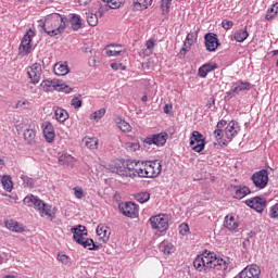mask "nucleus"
<instances>
[{
  "mask_svg": "<svg viewBox=\"0 0 278 278\" xmlns=\"http://www.w3.org/2000/svg\"><path fill=\"white\" fill-rule=\"evenodd\" d=\"M40 88L45 92H53L55 90L56 92H62V90H65V92H71V88L68 86L60 83V80H43L40 84Z\"/></svg>",
  "mask_w": 278,
  "mask_h": 278,
  "instance_id": "obj_8",
  "label": "nucleus"
},
{
  "mask_svg": "<svg viewBox=\"0 0 278 278\" xmlns=\"http://www.w3.org/2000/svg\"><path fill=\"white\" fill-rule=\"evenodd\" d=\"M179 233L180 236H188V233H190V226L186 223L180 224Z\"/></svg>",
  "mask_w": 278,
  "mask_h": 278,
  "instance_id": "obj_49",
  "label": "nucleus"
},
{
  "mask_svg": "<svg viewBox=\"0 0 278 278\" xmlns=\"http://www.w3.org/2000/svg\"><path fill=\"white\" fill-rule=\"evenodd\" d=\"M29 108V101L27 100H18L16 103L17 110H27Z\"/></svg>",
  "mask_w": 278,
  "mask_h": 278,
  "instance_id": "obj_51",
  "label": "nucleus"
},
{
  "mask_svg": "<svg viewBox=\"0 0 278 278\" xmlns=\"http://www.w3.org/2000/svg\"><path fill=\"white\" fill-rule=\"evenodd\" d=\"M255 188L258 190H264L268 186V169H261L254 173L251 177Z\"/></svg>",
  "mask_w": 278,
  "mask_h": 278,
  "instance_id": "obj_12",
  "label": "nucleus"
},
{
  "mask_svg": "<svg viewBox=\"0 0 278 278\" xmlns=\"http://www.w3.org/2000/svg\"><path fill=\"white\" fill-rule=\"evenodd\" d=\"M168 138L167 134H154L149 137H146L143 139V144L147 147V144H155L156 147H164L166 144V140Z\"/></svg>",
  "mask_w": 278,
  "mask_h": 278,
  "instance_id": "obj_15",
  "label": "nucleus"
},
{
  "mask_svg": "<svg viewBox=\"0 0 278 278\" xmlns=\"http://www.w3.org/2000/svg\"><path fill=\"white\" fill-rule=\"evenodd\" d=\"M192 151L201 153L205 149V137L199 130H193L190 136L189 142Z\"/></svg>",
  "mask_w": 278,
  "mask_h": 278,
  "instance_id": "obj_7",
  "label": "nucleus"
},
{
  "mask_svg": "<svg viewBox=\"0 0 278 278\" xmlns=\"http://www.w3.org/2000/svg\"><path fill=\"white\" fill-rule=\"evenodd\" d=\"M225 128V136L229 142H231V139L236 138L238 134H240V124L236 121H230L228 124H226Z\"/></svg>",
  "mask_w": 278,
  "mask_h": 278,
  "instance_id": "obj_19",
  "label": "nucleus"
},
{
  "mask_svg": "<svg viewBox=\"0 0 278 278\" xmlns=\"http://www.w3.org/2000/svg\"><path fill=\"white\" fill-rule=\"evenodd\" d=\"M170 5H173V0H161V14L163 16L168 15L170 12Z\"/></svg>",
  "mask_w": 278,
  "mask_h": 278,
  "instance_id": "obj_39",
  "label": "nucleus"
},
{
  "mask_svg": "<svg viewBox=\"0 0 278 278\" xmlns=\"http://www.w3.org/2000/svg\"><path fill=\"white\" fill-rule=\"evenodd\" d=\"M83 142L85 143V147H87V149H99V139H97L96 137H85L83 139Z\"/></svg>",
  "mask_w": 278,
  "mask_h": 278,
  "instance_id": "obj_33",
  "label": "nucleus"
},
{
  "mask_svg": "<svg viewBox=\"0 0 278 278\" xmlns=\"http://www.w3.org/2000/svg\"><path fill=\"white\" fill-rule=\"evenodd\" d=\"M132 165L134 162H129L125 166V162L123 160H115L113 163L110 164V170L111 173H116L121 177H129L134 175V173L130 172Z\"/></svg>",
  "mask_w": 278,
  "mask_h": 278,
  "instance_id": "obj_5",
  "label": "nucleus"
},
{
  "mask_svg": "<svg viewBox=\"0 0 278 278\" xmlns=\"http://www.w3.org/2000/svg\"><path fill=\"white\" fill-rule=\"evenodd\" d=\"M216 68H218V65L216 63H205L199 67L198 75L199 77L205 79V77H207V74L212 73V71H216Z\"/></svg>",
  "mask_w": 278,
  "mask_h": 278,
  "instance_id": "obj_26",
  "label": "nucleus"
},
{
  "mask_svg": "<svg viewBox=\"0 0 278 278\" xmlns=\"http://www.w3.org/2000/svg\"><path fill=\"white\" fill-rule=\"evenodd\" d=\"M87 23L90 27H97L99 25V17L94 13H87Z\"/></svg>",
  "mask_w": 278,
  "mask_h": 278,
  "instance_id": "obj_43",
  "label": "nucleus"
},
{
  "mask_svg": "<svg viewBox=\"0 0 278 278\" xmlns=\"http://www.w3.org/2000/svg\"><path fill=\"white\" fill-rule=\"evenodd\" d=\"M146 47L149 51H151V49H153V47H155V39H149L146 43Z\"/></svg>",
  "mask_w": 278,
  "mask_h": 278,
  "instance_id": "obj_59",
  "label": "nucleus"
},
{
  "mask_svg": "<svg viewBox=\"0 0 278 278\" xmlns=\"http://www.w3.org/2000/svg\"><path fill=\"white\" fill-rule=\"evenodd\" d=\"M96 233L102 242H108L110 240V228L103 224L98 225Z\"/></svg>",
  "mask_w": 278,
  "mask_h": 278,
  "instance_id": "obj_27",
  "label": "nucleus"
},
{
  "mask_svg": "<svg viewBox=\"0 0 278 278\" xmlns=\"http://www.w3.org/2000/svg\"><path fill=\"white\" fill-rule=\"evenodd\" d=\"M149 223H150L152 229H155L156 231H160L161 233L168 229V217L164 214L151 216L149 219Z\"/></svg>",
  "mask_w": 278,
  "mask_h": 278,
  "instance_id": "obj_9",
  "label": "nucleus"
},
{
  "mask_svg": "<svg viewBox=\"0 0 278 278\" xmlns=\"http://www.w3.org/2000/svg\"><path fill=\"white\" fill-rule=\"evenodd\" d=\"M42 134L45 137L46 142L50 143L54 142L55 140V127H53V124L51 122H43L41 124Z\"/></svg>",
  "mask_w": 278,
  "mask_h": 278,
  "instance_id": "obj_18",
  "label": "nucleus"
},
{
  "mask_svg": "<svg viewBox=\"0 0 278 278\" xmlns=\"http://www.w3.org/2000/svg\"><path fill=\"white\" fill-rule=\"evenodd\" d=\"M277 12L275 11V9L271 7L270 9L267 10L265 18L266 21H271V18H275L277 16Z\"/></svg>",
  "mask_w": 278,
  "mask_h": 278,
  "instance_id": "obj_52",
  "label": "nucleus"
},
{
  "mask_svg": "<svg viewBox=\"0 0 278 278\" xmlns=\"http://www.w3.org/2000/svg\"><path fill=\"white\" fill-rule=\"evenodd\" d=\"M111 68H113V71H127V67L123 65V63H112Z\"/></svg>",
  "mask_w": 278,
  "mask_h": 278,
  "instance_id": "obj_56",
  "label": "nucleus"
},
{
  "mask_svg": "<svg viewBox=\"0 0 278 278\" xmlns=\"http://www.w3.org/2000/svg\"><path fill=\"white\" fill-rule=\"evenodd\" d=\"M224 227L228 229V231H233L235 233H238V227H240V222H238L236 217L227 215L224 220Z\"/></svg>",
  "mask_w": 278,
  "mask_h": 278,
  "instance_id": "obj_25",
  "label": "nucleus"
},
{
  "mask_svg": "<svg viewBox=\"0 0 278 278\" xmlns=\"http://www.w3.org/2000/svg\"><path fill=\"white\" fill-rule=\"evenodd\" d=\"M271 8H274V11L278 14V2H276Z\"/></svg>",
  "mask_w": 278,
  "mask_h": 278,
  "instance_id": "obj_61",
  "label": "nucleus"
},
{
  "mask_svg": "<svg viewBox=\"0 0 278 278\" xmlns=\"http://www.w3.org/2000/svg\"><path fill=\"white\" fill-rule=\"evenodd\" d=\"M141 101H142L143 103H147V101H149V98H148L147 96H143V97L141 98Z\"/></svg>",
  "mask_w": 278,
  "mask_h": 278,
  "instance_id": "obj_62",
  "label": "nucleus"
},
{
  "mask_svg": "<svg viewBox=\"0 0 278 278\" xmlns=\"http://www.w3.org/2000/svg\"><path fill=\"white\" fill-rule=\"evenodd\" d=\"M104 3H108L112 10H118L122 4L125 3V0H102Z\"/></svg>",
  "mask_w": 278,
  "mask_h": 278,
  "instance_id": "obj_44",
  "label": "nucleus"
},
{
  "mask_svg": "<svg viewBox=\"0 0 278 278\" xmlns=\"http://www.w3.org/2000/svg\"><path fill=\"white\" fill-rule=\"evenodd\" d=\"M21 179L23 181V186L25 188H34L35 184H34V178L27 176V175H22Z\"/></svg>",
  "mask_w": 278,
  "mask_h": 278,
  "instance_id": "obj_47",
  "label": "nucleus"
},
{
  "mask_svg": "<svg viewBox=\"0 0 278 278\" xmlns=\"http://www.w3.org/2000/svg\"><path fill=\"white\" fill-rule=\"evenodd\" d=\"M193 266L200 273H208V270H227V262L220 257H216V254L205 251L201 255H198L193 261Z\"/></svg>",
  "mask_w": 278,
  "mask_h": 278,
  "instance_id": "obj_1",
  "label": "nucleus"
},
{
  "mask_svg": "<svg viewBox=\"0 0 278 278\" xmlns=\"http://www.w3.org/2000/svg\"><path fill=\"white\" fill-rule=\"evenodd\" d=\"M125 49H121V46H116V49L113 50H106L108 58H118L121 53H125Z\"/></svg>",
  "mask_w": 278,
  "mask_h": 278,
  "instance_id": "obj_45",
  "label": "nucleus"
},
{
  "mask_svg": "<svg viewBox=\"0 0 278 278\" xmlns=\"http://www.w3.org/2000/svg\"><path fill=\"white\" fill-rule=\"evenodd\" d=\"M24 205L27 207H35V210L39 211L40 216H48L50 220L55 218V212H53V206L43 203L42 200L38 199V197L30 194L24 198Z\"/></svg>",
  "mask_w": 278,
  "mask_h": 278,
  "instance_id": "obj_3",
  "label": "nucleus"
},
{
  "mask_svg": "<svg viewBox=\"0 0 278 278\" xmlns=\"http://www.w3.org/2000/svg\"><path fill=\"white\" fill-rule=\"evenodd\" d=\"M4 225L7 229H9V231H13V233H23L25 231V226L14 219H7Z\"/></svg>",
  "mask_w": 278,
  "mask_h": 278,
  "instance_id": "obj_23",
  "label": "nucleus"
},
{
  "mask_svg": "<svg viewBox=\"0 0 278 278\" xmlns=\"http://www.w3.org/2000/svg\"><path fill=\"white\" fill-rule=\"evenodd\" d=\"M204 45L206 51H208L210 53H214V51H216V49L220 47V40H218V35H216L215 33H207L204 36Z\"/></svg>",
  "mask_w": 278,
  "mask_h": 278,
  "instance_id": "obj_14",
  "label": "nucleus"
},
{
  "mask_svg": "<svg viewBox=\"0 0 278 278\" xmlns=\"http://www.w3.org/2000/svg\"><path fill=\"white\" fill-rule=\"evenodd\" d=\"M251 88V83L238 80L237 83H232L230 90L227 92L228 96L231 94H240V92L244 90H249Z\"/></svg>",
  "mask_w": 278,
  "mask_h": 278,
  "instance_id": "obj_21",
  "label": "nucleus"
},
{
  "mask_svg": "<svg viewBox=\"0 0 278 278\" xmlns=\"http://www.w3.org/2000/svg\"><path fill=\"white\" fill-rule=\"evenodd\" d=\"M135 199L138 201V203H147L149 199H151V193L148 191H141L135 194Z\"/></svg>",
  "mask_w": 278,
  "mask_h": 278,
  "instance_id": "obj_40",
  "label": "nucleus"
},
{
  "mask_svg": "<svg viewBox=\"0 0 278 278\" xmlns=\"http://www.w3.org/2000/svg\"><path fill=\"white\" fill-rule=\"evenodd\" d=\"M247 38H249V28L247 26L235 30L230 36V40H236V42H244Z\"/></svg>",
  "mask_w": 278,
  "mask_h": 278,
  "instance_id": "obj_24",
  "label": "nucleus"
},
{
  "mask_svg": "<svg viewBox=\"0 0 278 278\" xmlns=\"http://www.w3.org/2000/svg\"><path fill=\"white\" fill-rule=\"evenodd\" d=\"M130 173H132V176H129L131 178L134 177H144L148 178L147 175V167L144 165V161L140 162H136L132 161V165H130Z\"/></svg>",
  "mask_w": 278,
  "mask_h": 278,
  "instance_id": "obj_17",
  "label": "nucleus"
},
{
  "mask_svg": "<svg viewBox=\"0 0 278 278\" xmlns=\"http://www.w3.org/2000/svg\"><path fill=\"white\" fill-rule=\"evenodd\" d=\"M245 205L251 207V210H255V212L258 214H262V212H264L268 205V200H266L264 197H254L245 200Z\"/></svg>",
  "mask_w": 278,
  "mask_h": 278,
  "instance_id": "obj_11",
  "label": "nucleus"
},
{
  "mask_svg": "<svg viewBox=\"0 0 278 278\" xmlns=\"http://www.w3.org/2000/svg\"><path fill=\"white\" fill-rule=\"evenodd\" d=\"M119 211L122 214H124V216H127L128 218H136L138 217L140 208L138 207V204L134 202H126L119 204Z\"/></svg>",
  "mask_w": 278,
  "mask_h": 278,
  "instance_id": "obj_13",
  "label": "nucleus"
},
{
  "mask_svg": "<svg viewBox=\"0 0 278 278\" xmlns=\"http://www.w3.org/2000/svg\"><path fill=\"white\" fill-rule=\"evenodd\" d=\"M5 163L3 162V160H1L0 159V168H3V165H4Z\"/></svg>",
  "mask_w": 278,
  "mask_h": 278,
  "instance_id": "obj_63",
  "label": "nucleus"
},
{
  "mask_svg": "<svg viewBox=\"0 0 278 278\" xmlns=\"http://www.w3.org/2000/svg\"><path fill=\"white\" fill-rule=\"evenodd\" d=\"M169 112H170L169 106H168V104H166V105L164 106V113H165V114H169Z\"/></svg>",
  "mask_w": 278,
  "mask_h": 278,
  "instance_id": "obj_60",
  "label": "nucleus"
},
{
  "mask_svg": "<svg viewBox=\"0 0 278 278\" xmlns=\"http://www.w3.org/2000/svg\"><path fill=\"white\" fill-rule=\"evenodd\" d=\"M104 116H105V109L102 108L91 113L90 121H97V123H99V121H101V118Z\"/></svg>",
  "mask_w": 278,
  "mask_h": 278,
  "instance_id": "obj_42",
  "label": "nucleus"
},
{
  "mask_svg": "<svg viewBox=\"0 0 278 278\" xmlns=\"http://www.w3.org/2000/svg\"><path fill=\"white\" fill-rule=\"evenodd\" d=\"M27 75L31 84H40V77H42V65H40V63L33 64L27 70Z\"/></svg>",
  "mask_w": 278,
  "mask_h": 278,
  "instance_id": "obj_16",
  "label": "nucleus"
},
{
  "mask_svg": "<svg viewBox=\"0 0 278 278\" xmlns=\"http://www.w3.org/2000/svg\"><path fill=\"white\" fill-rule=\"evenodd\" d=\"M151 3H153V0H134V10H147Z\"/></svg>",
  "mask_w": 278,
  "mask_h": 278,
  "instance_id": "obj_34",
  "label": "nucleus"
},
{
  "mask_svg": "<svg viewBox=\"0 0 278 278\" xmlns=\"http://www.w3.org/2000/svg\"><path fill=\"white\" fill-rule=\"evenodd\" d=\"M74 195L76 199H84V189L81 187H74Z\"/></svg>",
  "mask_w": 278,
  "mask_h": 278,
  "instance_id": "obj_55",
  "label": "nucleus"
},
{
  "mask_svg": "<svg viewBox=\"0 0 278 278\" xmlns=\"http://www.w3.org/2000/svg\"><path fill=\"white\" fill-rule=\"evenodd\" d=\"M1 184L7 192H12V188H14V186L12 184V178H10V176L3 175L1 178Z\"/></svg>",
  "mask_w": 278,
  "mask_h": 278,
  "instance_id": "obj_38",
  "label": "nucleus"
},
{
  "mask_svg": "<svg viewBox=\"0 0 278 278\" xmlns=\"http://www.w3.org/2000/svg\"><path fill=\"white\" fill-rule=\"evenodd\" d=\"M59 164H61V166H73V164H75V157L68 153L61 154L59 156Z\"/></svg>",
  "mask_w": 278,
  "mask_h": 278,
  "instance_id": "obj_32",
  "label": "nucleus"
},
{
  "mask_svg": "<svg viewBox=\"0 0 278 278\" xmlns=\"http://www.w3.org/2000/svg\"><path fill=\"white\" fill-rule=\"evenodd\" d=\"M230 190L232 192L233 199H244V197H248V194L251 192V189L247 186H231Z\"/></svg>",
  "mask_w": 278,
  "mask_h": 278,
  "instance_id": "obj_22",
  "label": "nucleus"
},
{
  "mask_svg": "<svg viewBox=\"0 0 278 278\" xmlns=\"http://www.w3.org/2000/svg\"><path fill=\"white\" fill-rule=\"evenodd\" d=\"M194 40H197V35L194 33H189L184 42V47L190 49L191 45H194Z\"/></svg>",
  "mask_w": 278,
  "mask_h": 278,
  "instance_id": "obj_46",
  "label": "nucleus"
},
{
  "mask_svg": "<svg viewBox=\"0 0 278 278\" xmlns=\"http://www.w3.org/2000/svg\"><path fill=\"white\" fill-rule=\"evenodd\" d=\"M55 118L59 123H64L68 121V112L62 108L55 110Z\"/></svg>",
  "mask_w": 278,
  "mask_h": 278,
  "instance_id": "obj_37",
  "label": "nucleus"
},
{
  "mask_svg": "<svg viewBox=\"0 0 278 278\" xmlns=\"http://www.w3.org/2000/svg\"><path fill=\"white\" fill-rule=\"evenodd\" d=\"M54 75H58L59 77H64V75H68L71 73V70L68 68V64L66 63H56L54 65Z\"/></svg>",
  "mask_w": 278,
  "mask_h": 278,
  "instance_id": "obj_30",
  "label": "nucleus"
},
{
  "mask_svg": "<svg viewBox=\"0 0 278 278\" xmlns=\"http://www.w3.org/2000/svg\"><path fill=\"white\" fill-rule=\"evenodd\" d=\"M159 249L164 255H173L175 252V245L168 241H162L159 245Z\"/></svg>",
  "mask_w": 278,
  "mask_h": 278,
  "instance_id": "obj_31",
  "label": "nucleus"
},
{
  "mask_svg": "<svg viewBox=\"0 0 278 278\" xmlns=\"http://www.w3.org/2000/svg\"><path fill=\"white\" fill-rule=\"evenodd\" d=\"M58 260L59 262H62V264H68V256L65 254H59Z\"/></svg>",
  "mask_w": 278,
  "mask_h": 278,
  "instance_id": "obj_58",
  "label": "nucleus"
},
{
  "mask_svg": "<svg viewBox=\"0 0 278 278\" xmlns=\"http://www.w3.org/2000/svg\"><path fill=\"white\" fill-rule=\"evenodd\" d=\"M146 166V173L148 178L153 179L155 177H160L162 173V161L154 160V161H143Z\"/></svg>",
  "mask_w": 278,
  "mask_h": 278,
  "instance_id": "obj_10",
  "label": "nucleus"
},
{
  "mask_svg": "<svg viewBox=\"0 0 278 278\" xmlns=\"http://www.w3.org/2000/svg\"><path fill=\"white\" fill-rule=\"evenodd\" d=\"M39 25L48 36H60L68 27V17L60 13H51L41 20Z\"/></svg>",
  "mask_w": 278,
  "mask_h": 278,
  "instance_id": "obj_2",
  "label": "nucleus"
},
{
  "mask_svg": "<svg viewBox=\"0 0 278 278\" xmlns=\"http://www.w3.org/2000/svg\"><path fill=\"white\" fill-rule=\"evenodd\" d=\"M117 127L121 129V131H131V125L129 123L125 122V119L118 117L116 119Z\"/></svg>",
  "mask_w": 278,
  "mask_h": 278,
  "instance_id": "obj_41",
  "label": "nucleus"
},
{
  "mask_svg": "<svg viewBox=\"0 0 278 278\" xmlns=\"http://www.w3.org/2000/svg\"><path fill=\"white\" fill-rule=\"evenodd\" d=\"M4 278H14V276H12V275H7V276H4Z\"/></svg>",
  "mask_w": 278,
  "mask_h": 278,
  "instance_id": "obj_64",
  "label": "nucleus"
},
{
  "mask_svg": "<svg viewBox=\"0 0 278 278\" xmlns=\"http://www.w3.org/2000/svg\"><path fill=\"white\" fill-rule=\"evenodd\" d=\"M78 244L84 247V249H88V251H99V245L94 244L92 239H83Z\"/></svg>",
  "mask_w": 278,
  "mask_h": 278,
  "instance_id": "obj_35",
  "label": "nucleus"
},
{
  "mask_svg": "<svg viewBox=\"0 0 278 278\" xmlns=\"http://www.w3.org/2000/svg\"><path fill=\"white\" fill-rule=\"evenodd\" d=\"M269 218H273L274 220L278 219V203L270 206V208H269Z\"/></svg>",
  "mask_w": 278,
  "mask_h": 278,
  "instance_id": "obj_48",
  "label": "nucleus"
},
{
  "mask_svg": "<svg viewBox=\"0 0 278 278\" xmlns=\"http://www.w3.org/2000/svg\"><path fill=\"white\" fill-rule=\"evenodd\" d=\"M188 51H190V48L188 47H184L181 48L180 52L177 54L178 58L181 60L182 58H186V53H188Z\"/></svg>",
  "mask_w": 278,
  "mask_h": 278,
  "instance_id": "obj_57",
  "label": "nucleus"
},
{
  "mask_svg": "<svg viewBox=\"0 0 278 278\" xmlns=\"http://www.w3.org/2000/svg\"><path fill=\"white\" fill-rule=\"evenodd\" d=\"M222 27L228 31V29H231L233 27V21L224 20L222 21Z\"/></svg>",
  "mask_w": 278,
  "mask_h": 278,
  "instance_id": "obj_54",
  "label": "nucleus"
},
{
  "mask_svg": "<svg viewBox=\"0 0 278 278\" xmlns=\"http://www.w3.org/2000/svg\"><path fill=\"white\" fill-rule=\"evenodd\" d=\"M225 127H227V121L220 119L216 125V129L213 131V137L217 142H220V140H223V137L225 136L223 128Z\"/></svg>",
  "mask_w": 278,
  "mask_h": 278,
  "instance_id": "obj_28",
  "label": "nucleus"
},
{
  "mask_svg": "<svg viewBox=\"0 0 278 278\" xmlns=\"http://www.w3.org/2000/svg\"><path fill=\"white\" fill-rule=\"evenodd\" d=\"M24 140L27 142V144H36V130L26 129L24 131Z\"/></svg>",
  "mask_w": 278,
  "mask_h": 278,
  "instance_id": "obj_36",
  "label": "nucleus"
},
{
  "mask_svg": "<svg viewBox=\"0 0 278 278\" xmlns=\"http://www.w3.org/2000/svg\"><path fill=\"white\" fill-rule=\"evenodd\" d=\"M24 205L27 207H35V210L39 211L40 216H48L50 220L55 218V212H53V206L43 203L42 200L38 199V197L30 194L24 198Z\"/></svg>",
  "mask_w": 278,
  "mask_h": 278,
  "instance_id": "obj_4",
  "label": "nucleus"
},
{
  "mask_svg": "<svg viewBox=\"0 0 278 278\" xmlns=\"http://www.w3.org/2000/svg\"><path fill=\"white\" fill-rule=\"evenodd\" d=\"M126 149H128V151H138L140 150V143L138 142H127L125 144Z\"/></svg>",
  "mask_w": 278,
  "mask_h": 278,
  "instance_id": "obj_50",
  "label": "nucleus"
},
{
  "mask_svg": "<svg viewBox=\"0 0 278 278\" xmlns=\"http://www.w3.org/2000/svg\"><path fill=\"white\" fill-rule=\"evenodd\" d=\"M36 36V33L29 28L24 37L21 40L20 47H18V54L25 58V55H29L31 53V50L34 49V45H31V40Z\"/></svg>",
  "mask_w": 278,
  "mask_h": 278,
  "instance_id": "obj_6",
  "label": "nucleus"
},
{
  "mask_svg": "<svg viewBox=\"0 0 278 278\" xmlns=\"http://www.w3.org/2000/svg\"><path fill=\"white\" fill-rule=\"evenodd\" d=\"M83 101L80 99H78L77 97L73 98L71 101V105L75 109V110H79V108H81L83 105Z\"/></svg>",
  "mask_w": 278,
  "mask_h": 278,
  "instance_id": "obj_53",
  "label": "nucleus"
},
{
  "mask_svg": "<svg viewBox=\"0 0 278 278\" xmlns=\"http://www.w3.org/2000/svg\"><path fill=\"white\" fill-rule=\"evenodd\" d=\"M67 23L71 24V27L74 31H79L81 29V16L78 14H72Z\"/></svg>",
  "mask_w": 278,
  "mask_h": 278,
  "instance_id": "obj_29",
  "label": "nucleus"
},
{
  "mask_svg": "<svg viewBox=\"0 0 278 278\" xmlns=\"http://www.w3.org/2000/svg\"><path fill=\"white\" fill-rule=\"evenodd\" d=\"M73 233V240L79 244L83 240H86L85 236H88V229L84 225H78L71 229Z\"/></svg>",
  "mask_w": 278,
  "mask_h": 278,
  "instance_id": "obj_20",
  "label": "nucleus"
}]
</instances>
